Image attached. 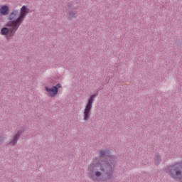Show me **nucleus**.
Listing matches in <instances>:
<instances>
[{
  "label": "nucleus",
  "mask_w": 182,
  "mask_h": 182,
  "mask_svg": "<svg viewBox=\"0 0 182 182\" xmlns=\"http://www.w3.org/2000/svg\"><path fill=\"white\" fill-rule=\"evenodd\" d=\"M113 161L114 156L110 155L109 150H102L100 156L95 158L88 166L90 178L93 181H106L113 176Z\"/></svg>",
  "instance_id": "f257e3e1"
},
{
  "label": "nucleus",
  "mask_w": 182,
  "mask_h": 182,
  "mask_svg": "<svg viewBox=\"0 0 182 182\" xmlns=\"http://www.w3.org/2000/svg\"><path fill=\"white\" fill-rule=\"evenodd\" d=\"M29 14V8L28 6H23L19 10H13L8 16L9 21L10 23L8 24V26H13L12 32H16L21 26V24L23 21H25V18L26 15Z\"/></svg>",
  "instance_id": "f03ea898"
},
{
  "label": "nucleus",
  "mask_w": 182,
  "mask_h": 182,
  "mask_svg": "<svg viewBox=\"0 0 182 182\" xmlns=\"http://www.w3.org/2000/svg\"><path fill=\"white\" fill-rule=\"evenodd\" d=\"M166 172L169 173L173 178L178 179L182 182V161L166 167Z\"/></svg>",
  "instance_id": "7ed1b4c3"
},
{
  "label": "nucleus",
  "mask_w": 182,
  "mask_h": 182,
  "mask_svg": "<svg viewBox=\"0 0 182 182\" xmlns=\"http://www.w3.org/2000/svg\"><path fill=\"white\" fill-rule=\"evenodd\" d=\"M95 97H96V95H91L85 106L82 112L83 120H85V122H87L90 119V116H92V109L93 108V102H95Z\"/></svg>",
  "instance_id": "20e7f679"
},
{
  "label": "nucleus",
  "mask_w": 182,
  "mask_h": 182,
  "mask_svg": "<svg viewBox=\"0 0 182 182\" xmlns=\"http://www.w3.org/2000/svg\"><path fill=\"white\" fill-rule=\"evenodd\" d=\"M10 23H11V21H9L6 25V26H9V27H10V28H8L6 27H4V28H1V35L6 36V35H8V33H10L11 36H14V35H15V32H16V31H12V29H14V26H8V24Z\"/></svg>",
  "instance_id": "39448f33"
},
{
  "label": "nucleus",
  "mask_w": 182,
  "mask_h": 182,
  "mask_svg": "<svg viewBox=\"0 0 182 182\" xmlns=\"http://www.w3.org/2000/svg\"><path fill=\"white\" fill-rule=\"evenodd\" d=\"M9 14V6L7 5L0 6V16H6Z\"/></svg>",
  "instance_id": "423d86ee"
},
{
  "label": "nucleus",
  "mask_w": 182,
  "mask_h": 182,
  "mask_svg": "<svg viewBox=\"0 0 182 182\" xmlns=\"http://www.w3.org/2000/svg\"><path fill=\"white\" fill-rule=\"evenodd\" d=\"M46 90L51 97H55V96L58 95V89L56 87H53L52 88L46 87Z\"/></svg>",
  "instance_id": "0eeeda50"
},
{
  "label": "nucleus",
  "mask_w": 182,
  "mask_h": 182,
  "mask_svg": "<svg viewBox=\"0 0 182 182\" xmlns=\"http://www.w3.org/2000/svg\"><path fill=\"white\" fill-rule=\"evenodd\" d=\"M19 136H21V133L20 132H17L14 135L12 141L10 142V144H11L12 146L16 144V143L18 142V139H19Z\"/></svg>",
  "instance_id": "6e6552de"
},
{
  "label": "nucleus",
  "mask_w": 182,
  "mask_h": 182,
  "mask_svg": "<svg viewBox=\"0 0 182 182\" xmlns=\"http://www.w3.org/2000/svg\"><path fill=\"white\" fill-rule=\"evenodd\" d=\"M77 17V13H76L75 11H70L68 14V18L69 19H75V18Z\"/></svg>",
  "instance_id": "1a4fd4ad"
},
{
  "label": "nucleus",
  "mask_w": 182,
  "mask_h": 182,
  "mask_svg": "<svg viewBox=\"0 0 182 182\" xmlns=\"http://www.w3.org/2000/svg\"><path fill=\"white\" fill-rule=\"evenodd\" d=\"M154 160L155 164H160V161H161V158L160 157V155L155 156Z\"/></svg>",
  "instance_id": "9d476101"
},
{
  "label": "nucleus",
  "mask_w": 182,
  "mask_h": 182,
  "mask_svg": "<svg viewBox=\"0 0 182 182\" xmlns=\"http://www.w3.org/2000/svg\"><path fill=\"white\" fill-rule=\"evenodd\" d=\"M54 87H56L57 90H58V89H60V87H62V86L60 84L56 85V86H54Z\"/></svg>",
  "instance_id": "9b49d317"
},
{
  "label": "nucleus",
  "mask_w": 182,
  "mask_h": 182,
  "mask_svg": "<svg viewBox=\"0 0 182 182\" xmlns=\"http://www.w3.org/2000/svg\"><path fill=\"white\" fill-rule=\"evenodd\" d=\"M1 141H4V139L3 138H0V143Z\"/></svg>",
  "instance_id": "f8f14e48"
},
{
  "label": "nucleus",
  "mask_w": 182,
  "mask_h": 182,
  "mask_svg": "<svg viewBox=\"0 0 182 182\" xmlns=\"http://www.w3.org/2000/svg\"><path fill=\"white\" fill-rule=\"evenodd\" d=\"M68 9H70V6H68Z\"/></svg>",
  "instance_id": "ddd939ff"
}]
</instances>
